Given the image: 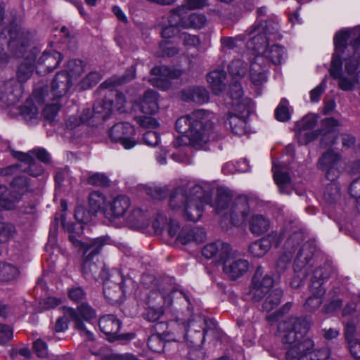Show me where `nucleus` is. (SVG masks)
Instances as JSON below:
<instances>
[{
    "mask_svg": "<svg viewBox=\"0 0 360 360\" xmlns=\"http://www.w3.org/2000/svg\"><path fill=\"white\" fill-rule=\"evenodd\" d=\"M270 228V221L262 214L252 215L249 221V229L255 236L266 233Z\"/></svg>",
    "mask_w": 360,
    "mask_h": 360,
    "instance_id": "72a5a7b5",
    "label": "nucleus"
},
{
    "mask_svg": "<svg viewBox=\"0 0 360 360\" xmlns=\"http://www.w3.org/2000/svg\"><path fill=\"white\" fill-rule=\"evenodd\" d=\"M248 269V262L245 259H238L233 261L229 265L226 274L231 281H236L243 276Z\"/></svg>",
    "mask_w": 360,
    "mask_h": 360,
    "instance_id": "a19ab883",
    "label": "nucleus"
},
{
    "mask_svg": "<svg viewBox=\"0 0 360 360\" xmlns=\"http://www.w3.org/2000/svg\"><path fill=\"white\" fill-rule=\"evenodd\" d=\"M85 63L80 59H70L65 65V71L68 72L70 78H76L81 75L84 71Z\"/></svg>",
    "mask_w": 360,
    "mask_h": 360,
    "instance_id": "de8ad7c7",
    "label": "nucleus"
},
{
    "mask_svg": "<svg viewBox=\"0 0 360 360\" xmlns=\"http://www.w3.org/2000/svg\"><path fill=\"white\" fill-rule=\"evenodd\" d=\"M38 53V48L34 47L18 67L16 76L19 82H26L32 77L34 70H36V59Z\"/></svg>",
    "mask_w": 360,
    "mask_h": 360,
    "instance_id": "f3484780",
    "label": "nucleus"
},
{
    "mask_svg": "<svg viewBox=\"0 0 360 360\" xmlns=\"http://www.w3.org/2000/svg\"><path fill=\"white\" fill-rule=\"evenodd\" d=\"M262 62V57H255L250 65V77L255 85H261L266 80L265 68L260 65Z\"/></svg>",
    "mask_w": 360,
    "mask_h": 360,
    "instance_id": "c9c22d12",
    "label": "nucleus"
},
{
    "mask_svg": "<svg viewBox=\"0 0 360 360\" xmlns=\"http://www.w3.org/2000/svg\"><path fill=\"white\" fill-rule=\"evenodd\" d=\"M252 284L256 285L268 292L274 284V280L270 276H263V269L259 266L252 276Z\"/></svg>",
    "mask_w": 360,
    "mask_h": 360,
    "instance_id": "79ce46f5",
    "label": "nucleus"
},
{
    "mask_svg": "<svg viewBox=\"0 0 360 360\" xmlns=\"http://www.w3.org/2000/svg\"><path fill=\"white\" fill-rule=\"evenodd\" d=\"M20 275L19 269L9 263L0 264V281L8 283L16 280Z\"/></svg>",
    "mask_w": 360,
    "mask_h": 360,
    "instance_id": "37998d69",
    "label": "nucleus"
},
{
    "mask_svg": "<svg viewBox=\"0 0 360 360\" xmlns=\"http://www.w3.org/2000/svg\"><path fill=\"white\" fill-rule=\"evenodd\" d=\"M164 309L162 307L155 308L148 307L143 314V317L146 320L150 322H157L160 317L164 314Z\"/></svg>",
    "mask_w": 360,
    "mask_h": 360,
    "instance_id": "774afa93",
    "label": "nucleus"
},
{
    "mask_svg": "<svg viewBox=\"0 0 360 360\" xmlns=\"http://www.w3.org/2000/svg\"><path fill=\"white\" fill-rule=\"evenodd\" d=\"M113 105L112 98L105 95L103 99L94 102L92 110L84 108L78 119L77 117H70L66 122L67 127L73 129L80 124L98 127L110 118L113 111Z\"/></svg>",
    "mask_w": 360,
    "mask_h": 360,
    "instance_id": "6e6552de",
    "label": "nucleus"
},
{
    "mask_svg": "<svg viewBox=\"0 0 360 360\" xmlns=\"http://www.w3.org/2000/svg\"><path fill=\"white\" fill-rule=\"evenodd\" d=\"M246 32L248 35L259 32L263 34L269 41H277L281 38V34L278 33V23L272 20L255 23Z\"/></svg>",
    "mask_w": 360,
    "mask_h": 360,
    "instance_id": "412c9836",
    "label": "nucleus"
},
{
    "mask_svg": "<svg viewBox=\"0 0 360 360\" xmlns=\"http://www.w3.org/2000/svg\"><path fill=\"white\" fill-rule=\"evenodd\" d=\"M174 340L175 335L174 333L165 334V336L153 333L148 338L147 345L151 352L161 353L164 352L167 342Z\"/></svg>",
    "mask_w": 360,
    "mask_h": 360,
    "instance_id": "c756f323",
    "label": "nucleus"
},
{
    "mask_svg": "<svg viewBox=\"0 0 360 360\" xmlns=\"http://www.w3.org/2000/svg\"><path fill=\"white\" fill-rule=\"evenodd\" d=\"M349 38L348 31H340L334 37L335 52L333 54L332 60L337 58L341 60L344 56L345 50L348 47L346 46L347 41Z\"/></svg>",
    "mask_w": 360,
    "mask_h": 360,
    "instance_id": "ea45409f",
    "label": "nucleus"
},
{
    "mask_svg": "<svg viewBox=\"0 0 360 360\" xmlns=\"http://www.w3.org/2000/svg\"><path fill=\"white\" fill-rule=\"evenodd\" d=\"M20 110L25 117H29L30 119L36 118L38 113L37 107L30 98H27L25 101V103L20 107Z\"/></svg>",
    "mask_w": 360,
    "mask_h": 360,
    "instance_id": "bf43d9fd",
    "label": "nucleus"
},
{
    "mask_svg": "<svg viewBox=\"0 0 360 360\" xmlns=\"http://www.w3.org/2000/svg\"><path fill=\"white\" fill-rule=\"evenodd\" d=\"M214 188L208 184L195 185L190 190V195L184 186L175 188L169 194V206L173 210L183 209L182 214L186 221L196 222L200 219L204 212V205L214 208L216 214L225 217V187L217 188V195L213 200Z\"/></svg>",
    "mask_w": 360,
    "mask_h": 360,
    "instance_id": "f257e3e1",
    "label": "nucleus"
},
{
    "mask_svg": "<svg viewBox=\"0 0 360 360\" xmlns=\"http://www.w3.org/2000/svg\"><path fill=\"white\" fill-rule=\"evenodd\" d=\"M282 296L283 291L281 289L276 288L272 290L263 303V309L270 311L276 308L280 304Z\"/></svg>",
    "mask_w": 360,
    "mask_h": 360,
    "instance_id": "8fccbe9b",
    "label": "nucleus"
},
{
    "mask_svg": "<svg viewBox=\"0 0 360 360\" xmlns=\"http://www.w3.org/2000/svg\"><path fill=\"white\" fill-rule=\"evenodd\" d=\"M102 76L97 71L90 72L79 82V87L82 90H87L93 88L101 80Z\"/></svg>",
    "mask_w": 360,
    "mask_h": 360,
    "instance_id": "603ef678",
    "label": "nucleus"
},
{
    "mask_svg": "<svg viewBox=\"0 0 360 360\" xmlns=\"http://www.w3.org/2000/svg\"><path fill=\"white\" fill-rule=\"evenodd\" d=\"M252 107L248 108V113L240 110H232L229 112V124L233 134L241 136L245 133L247 119L249 117Z\"/></svg>",
    "mask_w": 360,
    "mask_h": 360,
    "instance_id": "a878e982",
    "label": "nucleus"
},
{
    "mask_svg": "<svg viewBox=\"0 0 360 360\" xmlns=\"http://www.w3.org/2000/svg\"><path fill=\"white\" fill-rule=\"evenodd\" d=\"M275 182L279 187L282 193H288L290 191V177L288 172L282 170H276L274 174Z\"/></svg>",
    "mask_w": 360,
    "mask_h": 360,
    "instance_id": "09e8293b",
    "label": "nucleus"
},
{
    "mask_svg": "<svg viewBox=\"0 0 360 360\" xmlns=\"http://www.w3.org/2000/svg\"><path fill=\"white\" fill-rule=\"evenodd\" d=\"M8 189L22 200L24 195L33 191L31 179L25 174L15 176L9 183Z\"/></svg>",
    "mask_w": 360,
    "mask_h": 360,
    "instance_id": "cd10ccee",
    "label": "nucleus"
},
{
    "mask_svg": "<svg viewBox=\"0 0 360 360\" xmlns=\"http://www.w3.org/2000/svg\"><path fill=\"white\" fill-rule=\"evenodd\" d=\"M284 51L283 49L276 44L272 45L265 53L262 56V61L264 58L268 59L274 65H279L281 63Z\"/></svg>",
    "mask_w": 360,
    "mask_h": 360,
    "instance_id": "3c124183",
    "label": "nucleus"
},
{
    "mask_svg": "<svg viewBox=\"0 0 360 360\" xmlns=\"http://www.w3.org/2000/svg\"><path fill=\"white\" fill-rule=\"evenodd\" d=\"M323 296L311 294V295L307 299L304 307L305 309L309 311H315L318 309L323 304Z\"/></svg>",
    "mask_w": 360,
    "mask_h": 360,
    "instance_id": "338daca9",
    "label": "nucleus"
},
{
    "mask_svg": "<svg viewBox=\"0 0 360 360\" xmlns=\"http://www.w3.org/2000/svg\"><path fill=\"white\" fill-rule=\"evenodd\" d=\"M275 117L280 122H286L290 120V115L288 109V101L282 98L275 110Z\"/></svg>",
    "mask_w": 360,
    "mask_h": 360,
    "instance_id": "4d7b16f0",
    "label": "nucleus"
},
{
    "mask_svg": "<svg viewBox=\"0 0 360 360\" xmlns=\"http://www.w3.org/2000/svg\"><path fill=\"white\" fill-rule=\"evenodd\" d=\"M63 226L68 233V239L72 246L79 252L82 253V272L96 273V260H98L103 246L109 243L110 237L101 236L92 239L89 243H85L79 239L84 233V224L77 221V223L63 222Z\"/></svg>",
    "mask_w": 360,
    "mask_h": 360,
    "instance_id": "20e7f679",
    "label": "nucleus"
},
{
    "mask_svg": "<svg viewBox=\"0 0 360 360\" xmlns=\"http://www.w3.org/2000/svg\"><path fill=\"white\" fill-rule=\"evenodd\" d=\"M354 38L350 42V48L353 51V55L351 58H345V70L349 76L355 75L359 65L360 52L358 48L360 46V30H356L353 33Z\"/></svg>",
    "mask_w": 360,
    "mask_h": 360,
    "instance_id": "b1692460",
    "label": "nucleus"
},
{
    "mask_svg": "<svg viewBox=\"0 0 360 360\" xmlns=\"http://www.w3.org/2000/svg\"><path fill=\"white\" fill-rule=\"evenodd\" d=\"M342 299L340 297V290L333 289L330 290L327 295L326 302L321 309L322 314H333L342 307Z\"/></svg>",
    "mask_w": 360,
    "mask_h": 360,
    "instance_id": "7c9ffc66",
    "label": "nucleus"
},
{
    "mask_svg": "<svg viewBox=\"0 0 360 360\" xmlns=\"http://www.w3.org/2000/svg\"><path fill=\"white\" fill-rule=\"evenodd\" d=\"M135 136L134 127L127 122L116 123L109 130L111 142L120 143L126 150H130L137 144Z\"/></svg>",
    "mask_w": 360,
    "mask_h": 360,
    "instance_id": "9d476101",
    "label": "nucleus"
},
{
    "mask_svg": "<svg viewBox=\"0 0 360 360\" xmlns=\"http://www.w3.org/2000/svg\"><path fill=\"white\" fill-rule=\"evenodd\" d=\"M136 121L141 127L146 129H157L160 124L152 115H146L136 116Z\"/></svg>",
    "mask_w": 360,
    "mask_h": 360,
    "instance_id": "680f3d73",
    "label": "nucleus"
},
{
    "mask_svg": "<svg viewBox=\"0 0 360 360\" xmlns=\"http://www.w3.org/2000/svg\"><path fill=\"white\" fill-rule=\"evenodd\" d=\"M214 126L210 114L203 109L181 116L175 122L176 131L187 137L192 146H202L206 143Z\"/></svg>",
    "mask_w": 360,
    "mask_h": 360,
    "instance_id": "423d86ee",
    "label": "nucleus"
},
{
    "mask_svg": "<svg viewBox=\"0 0 360 360\" xmlns=\"http://www.w3.org/2000/svg\"><path fill=\"white\" fill-rule=\"evenodd\" d=\"M292 254L282 250L276 262L275 269L278 274L285 272L290 266L292 258Z\"/></svg>",
    "mask_w": 360,
    "mask_h": 360,
    "instance_id": "6e6d98bb",
    "label": "nucleus"
},
{
    "mask_svg": "<svg viewBox=\"0 0 360 360\" xmlns=\"http://www.w3.org/2000/svg\"><path fill=\"white\" fill-rule=\"evenodd\" d=\"M340 188L337 183L328 184L323 192V198L328 203H333L337 201L340 196Z\"/></svg>",
    "mask_w": 360,
    "mask_h": 360,
    "instance_id": "864d4df0",
    "label": "nucleus"
},
{
    "mask_svg": "<svg viewBox=\"0 0 360 360\" xmlns=\"http://www.w3.org/2000/svg\"><path fill=\"white\" fill-rule=\"evenodd\" d=\"M15 232V227L8 222L0 221V243H6Z\"/></svg>",
    "mask_w": 360,
    "mask_h": 360,
    "instance_id": "052dcab7",
    "label": "nucleus"
},
{
    "mask_svg": "<svg viewBox=\"0 0 360 360\" xmlns=\"http://www.w3.org/2000/svg\"><path fill=\"white\" fill-rule=\"evenodd\" d=\"M89 208L95 217L101 212L104 214V210L107 207L106 196L101 191H94L89 195Z\"/></svg>",
    "mask_w": 360,
    "mask_h": 360,
    "instance_id": "2f4dec72",
    "label": "nucleus"
},
{
    "mask_svg": "<svg viewBox=\"0 0 360 360\" xmlns=\"http://www.w3.org/2000/svg\"><path fill=\"white\" fill-rule=\"evenodd\" d=\"M96 310L87 304H82L78 309L72 307H63V316L57 319L54 326L56 333H63L68 329L70 321L74 323V328L79 333H84L89 340H93L94 335L89 330L85 322L92 323L96 319Z\"/></svg>",
    "mask_w": 360,
    "mask_h": 360,
    "instance_id": "0eeeda50",
    "label": "nucleus"
},
{
    "mask_svg": "<svg viewBox=\"0 0 360 360\" xmlns=\"http://www.w3.org/2000/svg\"><path fill=\"white\" fill-rule=\"evenodd\" d=\"M340 126V123L334 117L326 118L321 121V128L319 129L321 132L335 134V127Z\"/></svg>",
    "mask_w": 360,
    "mask_h": 360,
    "instance_id": "69168bd1",
    "label": "nucleus"
},
{
    "mask_svg": "<svg viewBox=\"0 0 360 360\" xmlns=\"http://www.w3.org/2000/svg\"><path fill=\"white\" fill-rule=\"evenodd\" d=\"M98 325L100 330L105 335V339L110 342L121 341L122 343H127L136 336L133 332L120 333L122 322L114 314H105L101 316Z\"/></svg>",
    "mask_w": 360,
    "mask_h": 360,
    "instance_id": "1a4fd4ad",
    "label": "nucleus"
},
{
    "mask_svg": "<svg viewBox=\"0 0 360 360\" xmlns=\"http://www.w3.org/2000/svg\"><path fill=\"white\" fill-rule=\"evenodd\" d=\"M5 6L0 4V28L4 23ZM32 41L31 32L22 27L16 19L11 20L0 31V65L8 62V50L16 58H22L27 53Z\"/></svg>",
    "mask_w": 360,
    "mask_h": 360,
    "instance_id": "7ed1b4c3",
    "label": "nucleus"
},
{
    "mask_svg": "<svg viewBox=\"0 0 360 360\" xmlns=\"http://www.w3.org/2000/svg\"><path fill=\"white\" fill-rule=\"evenodd\" d=\"M182 101L185 102H193L197 104H205L210 100V94L203 86H192L184 89L181 92Z\"/></svg>",
    "mask_w": 360,
    "mask_h": 360,
    "instance_id": "393cba45",
    "label": "nucleus"
},
{
    "mask_svg": "<svg viewBox=\"0 0 360 360\" xmlns=\"http://www.w3.org/2000/svg\"><path fill=\"white\" fill-rule=\"evenodd\" d=\"M21 200L6 185H0V212L15 210Z\"/></svg>",
    "mask_w": 360,
    "mask_h": 360,
    "instance_id": "c85d7f7f",
    "label": "nucleus"
},
{
    "mask_svg": "<svg viewBox=\"0 0 360 360\" xmlns=\"http://www.w3.org/2000/svg\"><path fill=\"white\" fill-rule=\"evenodd\" d=\"M332 272V268L330 264H324L316 268L312 274L309 290L311 294L323 296L326 293V288L323 285L327 281Z\"/></svg>",
    "mask_w": 360,
    "mask_h": 360,
    "instance_id": "2eb2a0df",
    "label": "nucleus"
},
{
    "mask_svg": "<svg viewBox=\"0 0 360 360\" xmlns=\"http://www.w3.org/2000/svg\"><path fill=\"white\" fill-rule=\"evenodd\" d=\"M309 323L303 317L292 316L278 325V337L288 360H311L312 356L326 357L327 350H314V342L306 336Z\"/></svg>",
    "mask_w": 360,
    "mask_h": 360,
    "instance_id": "f03ea898",
    "label": "nucleus"
},
{
    "mask_svg": "<svg viewBox=\"0 0 360 360\" xmlns=\"http://www.w3.org/2000/svg\"><path fill=\"white\" fill-rule=\"evenodd\" d=\"M67 295L68 299L77 306L75 309H78L82 304H87L92 307L87 302V293L81 286H72L68 288Z\"/></svg>",
    "mask_w": 360,
    "mask_h": 360,
    "instance_id": "58836bf2",
    "label": "nucleus"
},
{
    "mask_svg": "<svg viewBox=\"0 0 360 360\" xmlns=\"http://www.w3.org/2000/svg\"><path fill=\"white\" fill-rule=\"evenodd\" d=\"M179 38L184 46L187 47H197L200 45L201 41L198 35L191 34L188 32H181Z\"/></svg>",
    "mask_w": 360,
    "mask_h": 360,
    "instance_id": "0e129e2a",
    "label": "nucleus"
},
{
    "mask_svg": "<svg viewBox=\"0 0 360 360\" xmlns=\"http://www.w3.org/2000/svg\"><path fill=\"white\" fill-rule=\"evenodd\" d=\"M158 94L153 89L146 90L143 96L136 102V106L143 114L153 115L159 109Z\"/></svg>",
    "mask_w": 360,
    "mask_h": 360,
    "instance_id": "4be33fe9",
    "label": "nucleus"
},
{
    "mask_svg": "<svg viewBox=\"0 0 360 360\" xmlns=\"http://www.w3.org/2000/svg\"><path fill=\"white\" fill-rule=\"evenodd\" d=\"M206 238V231L202 227L185 226L179 232L176 241L184 245L191 243H201Z\"/></svg>",
    "mask_w": 360,
    "mask_h": 360,
    "instance_id": "6ab92c4d",
    "label": "nucleus"
},
{
    "mask_svg": "<svg viewBox=\"0 0 360 360\" xmlns=\"http://www.w3.org/2000/svg\"><path fill=\"white\" fill-rule=\"evenodd\" d=\"M330 76L334 79H338V86L343 91H350L354 89L355 80L353 78H347L342 75V60L337 58L331 60L329 70Z\"/></svg>",
    "mask_w": 360,
    "mask_h": 360,
    "instance_id": "bb28decb",
    "label": "nucleus"
},
{
    "mask_svg": "<svg viewBox=\"0 0 360 360\" xmlns=\"http://www.w3.org/2000/svg\"><path fill=\"white\" fill-rule=\"evenodd\" d=\"M316 250V245L314 240H308L300 246L294 260V271H309L314 264V257Z\"/></svg>",
    "mask_w": 360,
    "mask_h": 360,
    "instance_id": "f8f14e48",
    "label": "nucleus"
},
{
    "mask_svg": "<svg viewBox=\"0 0 360 360\" xmlns=\"http://www.w3.org/2000/svg\"><path fill=\"white\" fill-rule=\"evenodd\" d=\"M249 68L248 63L240 58L233 60L228 67L232 80L243 79L247 75Z\"/></svg>",
    "mask_w": 360,
    "mask_h": 360,
    "instance_id": "4c0bfd02",
    "label": "nucleus"
},
{
    "mask_svg": "<svg viewBox=\"0 0 360 360\" xmlns=\"http://www.w3.org/2000/svg\"><path fill=\"white\" fill-rule=\"evenodd\" d=\"M63 59V54L57 51H44L41 56L36 60V72L41 76L53 72Z\"/></svg>",
    "mask_w": 360,
    "mask_h": 360,
    "instance_id": "4468645a",
    "label": "nucleus"
},
{
    "mask_svg": "<svg viewBox=\"0 0 360 360\" xmlns=\"http://www.w3.org/2000/svg\"><path fill=\"white\" fill-rule=\"evenodd\" d=\"M75 218L77 222L82 224H87L91 220L93 214L90 209L86 210L83 206H77L75 210Z\"/></svg>",
    "mask_w": 360,
    "mask_h": 360,
    "instance_id": "13d9d810",
    "label": "nucleus"
},
{
    "mask_svg": "<svg viewBox=\"0 0 360 360\" xmlns=\"http://www.w3.org/2000/svg\"><path fill=\"white\" fill-rule=\"evenodd\" d=\"M229 197V193L226 191V202ZM226 208L229 209L230 221L235 226L242 225L249 213V205L248 198L245 196H238L231 200L229 205L226 204Z\"/></svg>",
    "mask_w": 360,
    "mask_h": 360,
    "instance_id": "ddd939ff",
    "label": "nucleus"
},
{
    "mask_svg": "<svg viewBox=\"0 0 360 360\" xmlns=\"http://www.w3.org/2000/svg\"><path fill=\"white\" fill-rule=\"evenodd\" d=\"M304 240V236L302 231H295L285 240L283 250H285V252L290 253L293 255L295 250L300 247Z\"/></svg>",
    "mask_w": 360,
    "mask_h": 360,
    "instance_id": "c03bdc74",
    "label": "nucleus"
},
{
    "mask_svg": "<svg viewBox=\"0 0 360 360\" xmlns=\"http://www.w3.org/2000/svg\"><path fill=\"white\" fill-rule=\"evenodd\" d=\"M87 183L92 186L108 187L110 179L105 174L95 173L87 178Z\"/></svg>",
    "mask_w": 360,
    "mask_h": 360,
    "instance_id": "e2e57ef3",
    "label": "nucleus"
},
{
    "mask_svg": "<svg viewBox=\"0 0 360 360\" xmlns=\"http://www.w3.org/2000/svg\"><path fill=\"white\" fill-rule=\"evenodd\" d=\"M255 35L247 42V47L256 54V57H262L267 50L269 41L262 34L255 32Z\"/></svg>",
    "mask_w": 360,
    "mask_h": 360,
    "instance_id": "f704fd0d",
    "label": "nucleus"
},
{
    "mask_svg": "<svg viewBox=\"0 0 360 360\" xmlns=\"http://www.w3.org/2000/svg\"><path fill=\"white\" fill-rule=\"evenodd\" d=\"M130 206V200L125 195H119L110 202L105 210L104 215L111 220L122 217Z\"/></svg>",
    "mask_w": 360,
    "mask_h": 360,
    "instance_id": "aec40b11",
    "label": "nucleus"
},
{
    "mask_svg": "<svg viewBox=\"0 0 360 360\" xmlns=\"http://www.w3.org/2000/svg\"><path fill=\"white\" fill-rule=\"evenodd\" d=\"M205 326L202 330H195L193 335H186L187 337L191 338V342L194 346L200 347L205 341L206 336L212 335L214 338H217V322L214 319H205L204 322Z\"/></svg>",
    "mask_w": 360,
    "mask_h": 360,
    "instance_id": "5701e85b",
    "label": "nucleus"
},
{
    "mask_svg": "<svg viewBox=\"0 0 360 360\" xmlns=\"http://www.w3.org/2000/svg\"><path fill=\"white\" fill-rule=\"evenodd\" d=\"M96 273L82 272L86 279L93 278L103 283V295L110 304H115L126 297L127 288L132 284L131 277L125 276L119 269H109L105 264L96 262Z\"/></svg>",
    "mask_w": 360,
    "mask_h": 360,
    "instance_id": "39448f33",
    "label": "nucleus"
},
{
    "mask_svg": "<svg viewBox=\"0 0 360 360\" xmlns=\"http://www.w3.org/2000/svg\"><path fill=\"white\" fill-rule=\"evenodd\" d=\"M240 80H232L229 84L228 95L231 101L229 105L232 110H240L245 112L247 115L248 108L252 107V101L250 98L244 96V91Z\"/></svg>",
    "mask_w": 360,
    "mask_h": 360,
    "instance_id": "9b49d317",
    "label": "nucleus"
},
{
    "mask_svg": "<svg viewBox=\"0 0 360 360\" xmlns=\"http://www.w3.org/2000/svg\"><path fill=\"white\" fill-rule=\"evenodd\" d=\"M225 70H213L207 75V81L215 95H219L225 90Z\"/></svg>",
    "mask_w": 360,
    "mask_h": 360,
    "instance_id": "473e14b6",
    "label": "nucleus"
},
{
    "mask_svg": "<svg viewBox=\"0 0 360 360\" xmlns=\"http://www.w3.org/2000/svg\"><path fill=\"white\" fill-rule=\"evenodd\" d=\"M72 85V79L68 72H58L51 83V93L53 99H60L67 94Z\"/></svg>",
    "mask_w": 360,
    "mask_h": 360,
    "instance_id": "a211bd4d",
    "label": "nucleus"
},
{
    "mask_svg": "<svg viewBox=\"0 0 360 360\" xmlns=\"http://www.w3.org/2000/svg\"><path fill=\"white\" fill-rule=\"evenodd\" d=\"M150 73L157 76L152 79V84L162 90H167L170 87V79H176L180 76L179 71L166 65L155 66L150 70Z\"/></svg>",
    "mask_w": 360,
    "mask_h": 360,
    "instance_id": "dca6fc26",
    "label": "nucleus"
},
{
    "mask_svg": "<svg viewBox=\"0 0 360 360\" xmlns=\"http://www.w3.org/2000/svg\"><path fill=\"white\" fill-rule=\"evenodd\" d=\"M340 155L333 150H328L319 158L318 167L321 169H326L329 167L338 165Z\"/></svg>",
    "mask_w": 360,
    "mask_h": 360,
    "instance_id": "49530a36",
    "label": "nucleus"
},
{
    "mask_svg": "<svg viewBox=\"0 0 360 360\" xmlns=\"http://www.w3.org/2000/svg\"><path fill=\"white\" fill-rule=\"evenodd\" d=\"M206 21L207 18L204 14L193 13L188 15L186 13V29H201L205 25Z\"/></svg>",
    "mask_w": 360,
    "mask_h": 360,
    "instance_id": "5fc2aeb1",
    "label": "nucleus"
},
{
    "mask_svg": "<svg viewBox=\"0 0 360 360\" xmlns=\"http://www.w3.org/2000/svg\"><path fill=\"white\" fill-rule=\"evenodd\" d=\"M168 23L179 29H186V7L181 6L173 8L169 15Z\"/></svg>",
    "mask_w": 360,
    "mask_h": 360,
    "instance_id": "e433bc0d",
    "label": "nucleus"
},
{
    "mask_svg": "<svg viewBox=\"0 0 360 360\" xmlns=\"http://www.w3.org/2000/svg\"><path fill=\"white\" fill-rule=\"evenodd\" d=\"M271 247V242L268 239L262 238L250 244L248 250L254 257H261L267 253Z\"/></svg>",
    "mask_w": 360,
    "mask_h": 360,
    "instance_id": "a18cd8bd",
    "label": "nucleus"
}]
</instances>
